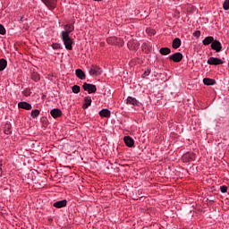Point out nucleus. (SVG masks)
Listing matches in <instances>:
<instances>
[{"mask_svg": "<svg viewBox=\"0 0 229 229\" xmlns=\"http://www.w3.org/2000/svg\"><path fill=\"white\" fill-rule=\"evenodd\" d=\"M220 191H221L222 194H226V192H228V187L225 186V185L221 186Z\"/></svg>", "mask_w": 229, "mask_h": 229, "instance_id": "27", "label": "nucleus"}, {"mask_svg": "<svg viewBox=\"0 0 229 229\" xmlns=\"http://www.w3.org/2000/svg\"><path fill=\"white\" fill-rule=\"evenodd\" d=\"M81 89V88H80V86H78V85H74L72 88L73 94H80Z\"/></svg>", "mask_w": 229, "mask_h": 229, "instance_id": "26", "label": "nucleus"}, {"mask_svg": "<svg viewBox=\"0 0 229 229\" xmlns=\"http://www.w3.org/2000/svg\"><path fill=\"white\" fill-rule=\"evenodd\" d=\"M32 79H33L35 81H38V80H39L38 77H32Z\"/></svg>", "mask_w": 229, "mask_h": 229, "instance_id": "37", "label": "nucleus"}, {"mask_svg": "<svg viewBox=\"0 0 229 229\" xmlns=\"http://www.w3.org/2000/svg\"><path fill=\"white\" fill-rule=\"evenodd\" d=\"M95 1H101V0H95Z\"/></svg>", "mask_w": 229, "mask_h": 229, "instance_id": "40", "label": "nucleus"}, {"mask_svg": "<svg viewBox=\"0 0 229 229\" xmlns=\"http://www.w3.org/2000/svg\"><path fill=\"white\" fill-rule=\"evenodd\" d=\"M62 45L58 44V43H54L52 44V48L53 49H61Z\"/></svg>", "mask_w": 229, "mask_h": 229, "instance_id": "30", "label": "nucleus"}, {"mask_svg": "<svg viewBox=\"0 0 229 229\" xmlns=\"http://www.w3.org/2000/svg\"><path fill=\"white\" fill-rule=\"evenodd\" d=\"M213 42H214V37L208 36L203 39L202 44L203 46H210V44H212Z\"/></svg>", "mask_w": 229, "mask_h": 229, "instance_id": "14", "label": "nucleus"}, {"mask_svg": "<svg viewBox=\"0 0 229 229\" xmlns=\"http://www.w3.org/2000/svg\"><path fill=\"white\" fill-rule=\"evenodd\" d=\"M75 75H76L77 78H79L80 80H85V78H86L85 72H82L81 69H77V70L75 71Z\"/></svg>", "mask_w": 229, "mask_h": 229, "instance_id": "18", "label": "nucleus"}, {"mask_svg": "<svg viewBox=\"0 0 229 229\" xmlns=\"http://www.w3.org/2000/svg\"><path fill=\"white\" fill-rule=\"evenodd\" d=\"M53 207H55V208H64V207H67V200L63 199L56 201L53 204Z\"/></svg>", "mask_w": 229, "mask_h": 229, "instance_id": "11", "label": "nucleus"}, {"mask_svg": "<svg viewBox=\"0 0 229 229\" xmlns=\"http://www.w3.org/2000/svg\"><path fill=\"white\" fill-rule=\"evenodd\" d=\"M208 65H223L225 64V61L222 59H219L218 57H209L208 59Z\"/></svg>", "mask_w": 229, "mask_h": 229, "instance_id": "5", "label": "nucleus"}, {"mask_svg": "<svg viewBox=\"0 0 229 229\" xmlns=\"http://www.w3.org/2000/svg\"><path fill=\"white\" fill-rule=\"evenodd\" d=\"M224 10H229V0H225L223 4Z\"/></svg>", "mask_w": 229, "mask_h": 229, "instance_id": "29", "label": "nucleus"}, {"mask_svg": "<svg viewBox=\"0 0 229 229\" xmlns=\"http://www.w3.org/2000/svg\"><path fill=\"white\" fill-rule=\"evenodd\" d=\"M82 89H83V90H85L86 92H88L89 94H94L98 90V88H96V85L89 84L87 82L83 83Z\"/></svg>", "mask_w": 229, "mask_h": 229, "instance_id": "3", "label": "nucleus"}, {"mask_svg": "<svg viewBox=\"0 0 229 229\" xmlns=\"http://www.w3.org/2000/svg\"><path fill=\"white\" fill-rule=\"evenodd\" d=\"M151 74V70L148 69L147 71L144 72L142 77L146 78V76H149Z\"/></svg>", "mask_w": 229, "mask_h": 229, "instance_id": "32", "label": "nucleus"}, {"mask_svg": "<svg viewBox=\"0 0 229 229\" xmlns=\"http://www.w3.org/2000/svg\"><path fill=\"white\" fill-rule=\"evenodd\" d=\"M72 31H74V25L66 24V25H64V30H63L61 32V35H64V33H65L67 35H71V33H72Z\"/></svg>", "mask_w": 229, "mask_h": 229, "instance_id": "8", "label": "nucleus"}, {"mask_svg": "<svg viewBox=\"0 0 229 229\" xmlns=\"http://www.w3.org/2000/svg\"><path fill=\"white\" fill-rule=\"evenodd\" d=\"M169 59H170V60H173V55H170V56H169Z\"/></svg>", "mask_w": 229, "mask_h": 229, "instance_id": "38", "label": "nucleus"}, {"mask_svg": "<svg viewBox=\"0 0 229 229\" xmlns=\"http://www.w3.org/2000/svg\"><path fill=\"white\" fill-rule=\"evenodd\" d=\"M194 154L187 153L182 156L183 162H191V160H194Z\"/></svg>", "mask_w": 229, "mask_h": 229, "instance_id": "15", "label": "nucleus"}, {"mask_svg": "<svg viewBox=\"0 0 229 229\" xmlns=\"http://www.w3.org/2000/svg\"><path fill=\"white\" fill-rule=\"evenodd\" d=\"M126 101V105H132L133 106H139V100L132 97H128Z\"/></svg>", "mask_w": 229, "mask_h": 229, "instance_id": "10", "label": "nucleus"}, {"mask_svg": "<svg viewBox=\"0 0 229 229\" xmlns=\"http://www.w3.org/2000/svg\"><path fill=\"white\" fill-rule=\"evenodd\" d=\"M159 52L164 55H169L171 53V49L170 48H167V47H162Z\"/></svg>", "mask_w": 229, "mask_h": 229, "instance_id": "24", "label": "nucleus"}, {"mask_svg": "<svg viewBox=\"0 0 229 229\" xmlns=\"http://www.w3.org/2000/svg\"><path fill=\"white\" fill-rule=\"evenodd\" d=\"M115 40H117V38H107L108 44H114V42H115Z\"/></svg>", "mask_w": 229, "mask_h": 229, "instance_id": "34", "label": "nucleus"}, {"mask_svg": "<svg viewBox=\"0 0 229 229\" xmlns=\"http://www.w3.org/2000/svg\"><path fill=\"white\" fill-rule=\"evenodd\" d=\"M182 46V39L180 38H175L173 40V49H178Z\"/></svg>", "mask_w": 229, "mask_h": 229, "instance_id": "16", "label": "nucleus"}, {"mask_svg": "<svg viewBox=\"0 0 229 229\" xmlns=\"http://www.w3.org/2000/svg\"><path fill=\"white\" fill-rule=\"evenodd\" d=\"M183 60V55L180 52L173 54V62L180 63Z\"/></svg>", "mask_w": 229, "mask_h": 229, "instance_id": "12", "label": "nucleus"}, {"mask_svg": "<svg viewBox=\"0 0 229 229\" xmlns=\"http://www.w3.org/2000/svg\"><path fill=\"white\" fill-rule=\"evenodd\" d=\"M0 35H6V29L2 24H0Z\"/></svg>", "mask_w": 229, "mask_h": 229, "instance_id": "28", "label": "nucleus"}, {"mask_svg": "<svg viewBox=\"0 0 229 229\" xmlns=\"http://www.w3.org/2000/svg\"><path fill=\"white\" fill-rule=\"evenodd\" d=\"M50 114L54 119H58V117H62V110L59 108H54L50 111Z\"/></svg>", "mask_w": 229, "mask_h": 229, "instance_id": "9", "label": "nucleus"}, {"mask_svg": "<svg viewBox=\"0 0 229 229\" xmlns=\"http://www.w3.org/2000/svg\"><path fill=\"white\" fill-rule=\"evenodd\" d=\"M85 104L83 105L82 108L87 109L92 105V98L90 97H85L84 98Z\"/></svg>", "mask_w": 229, "mask_h": 229, "instance_id": "17", "label": "nucleus"}, {"mask_svg": "<svg viewBox=\"0 0 229 229\" xmlns=\"http://www.w3.org/2000/svg\"><path fill=\"white\" fill-rule=\"evenodd\" d=\"M204 85H216V80L204 78L203 79Z\"/></svg>", "mask_w": 229, "mask_h": 229, "instance_id": "20", "label": "nucleus"}, {"mask_svg": "<svg viewBox=\"0 0 229 229\" xmlns=\"http://www.w3.org/2000/svg\"><path fill=\"white\" fill-rule=\"evenodd\" d=\"M127 147L128 148H135V145L134 144H127Z\"/></svg>", "mask_w": 229, "mask_h": 229, "instance_id": "35", "label": "nucleus"}, {"mask_svg": "<svg viewBox=\"0 0 229 229\" xmlns=\"http://www.w3.org/2000/svg\"><path fill=\"white\" fill-rule=\"evenodd\" d=\"M124 144H135V140H132L130 136H124L123 137Z\"/></svg>", "mask_w": 229, "mask_h": 229, "instance_id": "22", "label": "nucleus"}, {"mask_svg": "<svg viewBox=\"0 0 229 229\" xmlns=\"http://www.w3.org/2000/svg\"><path fill=\"white\" fill-rule=\"evenodd\" d=\"M18 107L22 108L23 110H31V106L28 102H20Z\"/></svg>", "mask_w": 229, "mask_h": 229, "instance_id": "13", "label": "nucleus"}, {"mask_svg": "<svg viewBox=\"0 0 229 229\" xmlns=\"http://www.w3.org/2000/svg\"><path fill=\"white\" fill-rule=\"evenodd\" d=\"M146 33H148V35L149 37H153V35H157V30H155L154 29H151V28H147Z\"/></svg>", "mask_w": 229, "mask_h": 229, "instance_id": "23", "label": "nucleus"}, {"mask_svg": "<svg viewBox=\"0 0 229 229\" xmlns=\"http://www.w3.org/2000/svg\"><path fill=\"white\" fill-rule=\"evenodd\" d=\"M61 38L64 42V45L65 46V48L68 51H72V38H71V36L64 33L61 34Z\"/></svg>", "mask_w": 229, "mask_h": 229, "instance_id": "1", "label": "nucleus"}, {"mask_svg": "<svg viewBox=\"0 0 229 229\" xmlns=\"http://www.w3.org/2000/svg\"><path fill=\"white\" fill-rule=\"evenodd\" d=\"M3 176V174L0 173V178Z\"/></svg>", "mask_w": 229, "mask_h": 229, "instance_id": "39", "label": "nucleus"}, {"mask_svg": "<svg viewBox=\"0 0 229 229\" xmlns=\"http://www.w3.org/2000/svg\"><path fill=\"white\" fill-rule=\"evenodd\" d=\"M89 72L90 76H101V74L103 73V70H101V67L98 65H91Z\"/></svg>", "mask_w": 229, "mask_h": 229, "instance_id": "2", "label": "nucleus"}, {"mask_svg": "<svg viewBox=\"0 0 229 229\" xmlns=\"http://www.w3.org/2000/svg\"><path fill=\"white\" fill-rule=\"evenodd\" d=\"M110 110L108 109H102L100 112H99V115L100 117H110Z\"/></svg>", "mask_w": 229, "mask_h": 229, "instance_id": "19", "label": "nucleus"}, {"mask_svg": "<svg viewBox=\"0 0 229 229\" xmlns=\"http://www.w3.org/2000/svg\"><path fill=\"white\" fill-rule=\"evenodd\" d=\"M174 15H175V17H176L177 15H180V12L176 10V11L174 12Z\"/></svg>", "mask_w": 229, "mask_h": 229, "instance_id": "36", "label": "nucleus"}, {"mask_svg": "<svg viewBox=\"0 0 229 229\" xmlns=\"http://www.w3.org/2000/svg\"><path fill=\"white\" fill-rule=\"evenodd\" d=\"M24 96H26V98H28V96H31V91H30V89H26L23 91Z\"/></svg>", "mask_w": 229, "mask_h": 229, "instance_id": "33", "label": "nucleus"}, {"mask_svg": "<svg viewBox=\"0 0 229 229\" xmlns=\"http://www.w3.org/2000/svg\"><path fill=\"white\" fill-rule=\"evenodd\" d=\"M31 117H33V119L38 117V115H40V111L38 109L36 110H32L31 111Z\"/></svg>", "mask_w": 229, "mask_h": 229, "instance_id": "25", "label": "nucleus"}, {"mask_svg": "<svg viewBox=\"0 0 229 229\" xmlns=\"http://www.w3.org/2000/svg\"><path fill=\"white\" fill-rule=\"evenodd\" d=\"M211 49H213V51H216V53H221V51L223 50V45L219 40L214 39L211 44Z\"/></svg>", "mask_w": 229, "mask_h": 229, "instance_id": "4", "label": "nucleus"}, {"mask_svg": "<svg viewBox=\"0 0 229 229\" xmlns=\"http://www.w3.org/2000/svg\"><path fill=\"white\" fill-rule=\"evenodd\" d=\"M127 46H128V48L131 49V51H137L140 44H139V41H137V39H131L128 42Z\"/></svg>", "mask_w": 229, "mask_h": 229, "instance_id": "6", "label": "nucleus"}, {"mask_svg": "<svg viewBox=\"0 0 229 229\" xmlns=\"http://www.w3.org/2000/svg\"><path fill=\"white\" fill-rule=\"evenodd\" d=\"M193 37H196L197 38H199V37H201V31L196 30V31L193 33Z\"/></svg>", "mask_w": 229, "mask_h": 229, "instance_id": "31", "label": "nucleus"}, {"mask_svg": "<svg viewBox=\"0 0 229 229\" xmlns=\"http://www.w3.org/2000/svg\"><path fill=\"white\" fill-rule=\"evenodd\" d=\"M8 65V62L5 59H0V71H4Z\"/></svg>", "mask_w": 229, "mask_h": 229, "instance_id": "21", "label": "nucleus"}, {"mask_svg": "<svg viewBox=\"0 0 229 229\" xmlns=\"http://www.w3.org/2000/svg\"><path fill=\"white\" fill-rule=\"evenodd\" d=\"M43 3L49 8V10H55L56 8V0H42Z\"/></svg>", "mask_w": 229, "mask_h": 229, "instance_id": "7", "label": "nucleus"}]
</instances>
